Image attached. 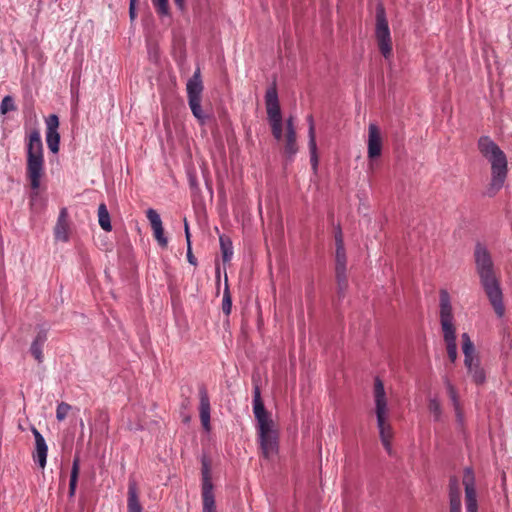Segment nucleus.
Listing matches in <instances>:
<instances>
[{"label": "nucleus", "mask_w": 512, "mask_h": 512, "mask_svg": "<svg viewBox=\"0 0 512 512\" xmlns=\"http://www.w3.org/2000/svg\"><path fill=\"white\" fill-rule=\"evenodd\" d=\"M269 123L282 122L279 104L266 106Z\"/></svg>", "instance_id": "nucleus-29"}, {"label": "nucleus", "mask_w": 512, "mask_h": 512, "mask_svg": "<svg viewBox=\"0 0 512 512\" xmlns=\"http://www.w3.org/2000/svg\"><path fill=\"white\" fill-rule=\"evenodd\" d=\"M462 484L465 490L466 512H478L476 477L471 467H466L464 469Z\"/></svg>", "instance_id": "nucleus-7"}, {"label": "nucleus", "mask_w": 512, "mask_h": 512, "mask_svg": "<svg viewBox=\"0 0 512 512\" xmlns=\"http://www.w3.org/2000/svg\"><path fill=\"white\" fill-rule=\"evenodd\" d=\"M389 29H388V25L386 24V46H385V49H386V55L391 51V44L388 42L389 40Z\"/></svg>", "instance_id": "nucleus-42"}, {"label": "nucleus", "mask_w": 512, "mask_h": 512, "mask_svg": "<svg viewBox=\"0 0 512 512\" xmlns=\"http://www.w3.org/2000/svg\"><path fill=\"white\" fill-rule=\"evenodd\" d=\"M270 126H271V131H272L274 138L276 140L280 141L282 139V135H283L282 122L271 123Z\"/></svg>", "instance_id": "nucleus-37"}, {"label": "nucleus", "mask_w": 512, "mask_h": 512, "mask_svg": "<svg viewBox=\"0 0 512 512\" xmlns=\"http://www.w3.org/2000/svg\"><path fill=\"white\" fill-rule=\"evenodd\" d=\"M385 435H386V439L388 438L389 436V432H388V427L386 426V432H385ZM386 452H389V449H388V442L386 441Z\"/></svg>", "instance_id": "nucleus-45"}, {"label": "nucleus", "mask_w": 512, "mask_h": 512, "mask_svg": "<svg viewBox=\"0 0 512 512\" xmlns=\"http://www.w3.org/2000/svg\"><path fill=\"white\" fill-rule=\"evenodd\" d=\"M308 147L310 152V163L312 169L316 172L318 167L317 144L316 142L308 141Z\"/></svg>", "instance_id": "nucleus-31"}, {"label": "nucleus", "mask_w": 512, "mask_h": 512, "mask_svg": "<svg viewBox=\"0 0 512 512\" xmlns=\"http://www.w3.org/2000/svg\"><path fill=\"white\" fill-rule=\"evenodd\" d=\"M98 222H99L100 227L104 231L110 232L112 230L110 214H109L108 209L104 203H101L98 207Z\"/></svg>", "instance_id": "nucleus-26"}, {"label": "nucleus", "mask_w": 512, "mask_h": 512, "mask_svg": "<svg viewBox=\"0 0 512 512\" xmlns=\"http://www.w3.org/2000/svg\"><path fill=\"white\" fill-rule=\"evenodd\" d=\"M265 102L266 106L279 104L278 94L275 86L267 89L265 94Z\"/></svg>", "instance_id": "nucleus-33"}, {"label": "nucleus", "mask_w": 512, "mask_h": 512, "mask_svg": "<svg viewBox=\"0 0 512 512\" xmlns=\"http://www.w3.org/2000/svg\"><path fill=\"white\" fill-rule=\"evenodd\" d=\"M476 271L480 279L481 286L498 317L505 313L503 304V293L500 286V280L496 275L494 263L487 248L477 244L474 251Z\"/></svg>", "instance_id": "nucleus-1"}, {"label": "nucleus", "mask_w": 512, "mask_h": 512, "mask_svg": "<svg viewBox=\"0 0 512 512\" xmlns=\"http://www.w3.org/2000/svg\"><path fill=\"white\" fill-rule=\"evenodd\" d=\"M429 410L434 415L435 420H439L441 416V406L437 399H430Z\"/></svg>", "instance_id": "nucleus-36"}, {"label": "nucleus", "mask_w": 512, "mask_h": 512, "mask_svg": "<svg viewBox=\"0 0 512 512\" xmlns=\"http://www.w3.org/2000/svg\"><path fill=\"white\" fill-rule=\"evenodd\" d=\"M70 410H71V405H69L68 403H65V402L59 403L57 406V409H56L57 420L63 421L66 418V416Z\"/></svg>", "instance_id": "nucleus-34"}, {"label": "nucleus", "mask_w": 512, "mask_h": 512, "mask_svg": "<svg viewBox=\"0 0 512 512\" xmlns=\"http://www.w3.org/2000/svg\"><path fill=\"white\" fill-rule=\"evenodd\" d=\"M48 338V328L39 326L37 334L30 346L33 357L41 363L43 361V347Z\"/></svg>", "instance_id": "nucleus-15"}, {"label": "nucleus", "mask_w": 512, "mask_h": 512, "mask_svg": "<svg viewBox=\"0 0 512 512\" xmlns=\"http://www.w3.org/2000/svg\"><path fill=\"white\" fill-rule=\"evenodd\" d=\"M381 138L379 129L376 124L371 123L369 125L368 135V157L370 160V166L373 167L375 159L381 155Z\"/></svg>", "instance_id": "nucleus-11"}, {"label": "nucleus", "mask_w": 512, "mask_h": 512, "mask_svg": "<svg viewBox=\"0 0 512 512\" xmlns=\"http://www.w3.org/2000/svg\"><path fill=\"white\" fill-rule=\"evenodd\" d=\"M184 230H185V236H186V241H187V248L190 249V244H191L190 232H189V226H188L186 219L184 220Z\"/></svg>", "instance_id": "nucleus-41"}, {"label": "nucleus", "mask_w": 512, "mask_h": 512, "mask_svg": "<svg viewBox=\"0 0 512 512\" xmlns=\"http://www.w3.org/2000/svg\"><path fill=\"white\" fill-rule=\"evenodd\" d=\"M462 350L464 354V364H468L476 359H479L475 354V347L467 333L461 335Z\"/></svg>", "instance_id": "nucleus-23"}, {"label": "nucleus", "mask_w": 512, "mask_h": 512, "mask_svg": "<svg viewBox=\"0 0 512 512\" xmlns=\"http://www.w3.org/2000/svg\"><path fill=\"white\" fill-rule=\"evenodd\" d=\"M376 37L379 51L384 55V8L380 1L376 12Z\"/></svg>", "instance_id": "nucleus-19"}, {"label": "nucleus", "mask_w": 512, "mask_h": 512, "mask_svg": "<svg viewBox=\"0 0 512 512\" xmlns=\"http://www.w3.org/2000/svg\"><path fill=\"white\" fill-rule=\"evenodd\" d=\"M335 244H336V253H335V273L336 280L338 286V294L340 297L344 296V293L348 287L347 280V257L344 248V242L342 237L341 230L337 231L335 234Z\"/></svg>", "instance_id": "nucleus-6"}, {"label": "nucleus", "mask_w": 512, "mask_h": 512, "mask_svg": "<svg viewBox=\"0 0 512 512\" xmlns=\"http://www.w3.org/2000/svg\"><path fill=\"white\" fill-rule=\"evenodd\" d=\"M231 309H232V300H231V296H230L228 289H226L224 291L223 299H222V310H223L224 314L229 315L231 313Z\"/></svg>", "instance_id": "nucleus-35"}, {"label": "nucleus", "mask_w": 512, "mask_h": 512, "mask_svg": "<svg viewBox=\"0 0 512 512\" xmlns=\"http://www.w3.org/2000/svg\"><path fill=\"white\" fill-rule=\"evenodd\" d=\"M203 83L201 79L200 68H197L191 78L187 81L186 91L188 98V105L191 109L193 116L201 123L204 124L207 120V115L203 112L201 107V99L203 92Z\"/></svg>", "instance_id": "nucleus-5"}, {"label": "nucleus", "mask_w": 512, "mask_h": 512, "mask_svg": "<svg viewBox=\"0 0 512 512\" xmlns=\"http://www.w3.org/2000/svg\"><path fill=\"white\" fill-rule=\"evenodd\" d=\"M298 152V146L296 143V133H286L284 153L288 159L292 160Z\"/></svg>", "instance_id": "nucleus-24"}, {"label": "nucleus", "mask_w": 512, "mask_h": 512, "mask_svg": "<svg viewBox=\"0 0 512 512\" xmlns=\"http://www.w3.org/2000/svg\"><path fill=\"white\" fill-rule=\"evenodd\" d=\"M175 5L180 9V10H183L184 9V6H185V1L184 0H173Z\"/></svg>", "instance_id": "nucleus-43"}, {"label": "nucleus", "mask_w": 512, "mask_h": 512, "mask_svg": "<svg viewBox=\"0 0 512 512\" xmlns=\"http://www.w3.org/2000/svg\"><path fill=\"white\" fill-rule=\"evenodd\" d=\"M187 257H188V261H189L191 264H195V262H194V260H193L192 253H191V249H190V250L188 249Z\"/></svg>", "instance_id": "nucleus-44"}, {"label": "nucleus", "mask_w": 512, "mask_h": 512, "mask_svg": "<svg viewBox=\"0 0 512 512\" xmlns=\"http://www.w3.org/2000/svg\"><path fill=\"white\" fill-rule=\"evenodd\" d=\"M286 133H296L294 118L291 116L286 121Z\"/></svg>", "instance_id": "nucleus-39"}, {"label": "nucleus", "mask_w": 512, "mask_h": 512, "mask_svg": "<svg viewBox=\"0 0 512 512\" xmlns=\"http://www.w3.org/2000/svg\"><path fill=\"white\" fill-rule=\"evenodd\" d=\"M222 259L224 263L231 261L233 257V244L229 237L221 235L219 238Z\"/></svg>", "instance_id": "nucleus-25"}, {"label": "nucleus", "mask_w": 512, "mask_h": 512, "mask_svg": "<svg viewBox=\"0 0 512 512\" xmlns=\"http://www.w3.org/2000/svg\"><path fill=\"white\" fill-rule=\"evenodd\" d=\"M307 122L309 124V129H308L309 141L316 142L315 124H314V120H313V116L312 115H308L307 116Z\"/></svg>", "instance_id": "nucleus-38"}, {"label": "nucleus", "mask_w": 512, "mask_h": 512, "mask_svg": "<svg viewBox=\"0 0 512 512\" xmlns=\"http://www.w3.org/2000/svg\"><path fill=\"white\" fill-rule=\"evenodd\" d=\"M80 427L83 429L84 428V422L83 420L80 421Z\"/></svg>", "instance_id": "nucleus-46"}, {"label": "nucleus", "mask_w": 512, "mask_h": 512, "mask_svg": "<svg viewBox=\"0 0 512 512\" xmlns=\"http://www.w3.org/2000/svg\"><path fill=\"white\" fill-rule=\"evenodd\" d=\"M446 388H447L449 398L451 399L452 404L454 406L456 415L459 419H461L462 415H461V409H460V402H459V398H458L456 389L449 381L446 382Z\"/></svg>", "instance_id": "nucleus-28"}, {"label": "nucleus", "mask_w": 512, "mask_h": 512, "mask_svg": "<svg viewBox=\"0 0 512 512\" xmlns=\"http://www.w3.org/2000/svg\"><path fill=\"white\" fill-rule=\"evenodd\" d=\"M146 217L150 222L155 240L161 247L165 248L168 244V239L164 235V228L160 215L156 210L149 208L146 211Z\"/></svg>", "instance_id": "nucleus-12"}, {"label": "nucleus", "mask_w": 512, "mask_h": 512, "mask_svg": "<svg viewBox=\"0 0 512 512\" xmlns=\"http://www.w3.org/2000/svg\"><path fill=\"white\" fill-rule=\"evenodd\" d=\"M448 358L452 363L457 359L456 330L443 332Z\"/></svg>", "instance_id": "nucleus-22"}, {"label": "nucleus", "mask_w": 512, "mask_h": 512, "mask_svg": "<svg viewBox=\"0 0 512 512\" xmlns=\"http://www.w3.org/2000/svg\"><path fill=\"white\" fill-rule=\"evenodd\" d=\"M26 177L32 193L31 202L37 199L41 180L45 174L44 149L39 130H31L25 137Z\"/></svg>", "instance_id": "nucleus-2"}, {"label": "nucleus", "mask_w": 512, "mask_h": 512, "mask_svg": "<svg viewBox=\"0 0 512 512\" xmlns=\"http://www.w3.org/2000/svg\"><path fill=\"white\" fill-rule=\"evenodd\" d=\"M153 6L156 12L160 16H168L169 15V6L168 0H152Z\"/></svg>", "instance_id": "nucleus-32"}, {"label": "nucleus", "mask_w": 512, "mask_h": 512, "mask_svg": "<svg viewBox=\"0 0 512 512\" xmlns=\"http://www.w3.org/2000/svg\"><path fill=\"white\" fill-rule=\"evenodd\" d=\"M79 469H80V460L78 457H76L73 460L71 474H70V481H69V496L70 497H73L75 494V491H76Z\"/></svg>", "instance_id": "nucleus-27"}, {"label": "nucleus", "mask_w": 512, "mask_h": 512, "mask_svg": "<svg viewBox=\"0 0 512 512\" xmlns=\"http://www.w3.org/2000/svg\"><path fill=\"white\" fill-rule=\"evenodd\" d=\"M32 433L35 438V452L33 458L41 468H44L47 463L48 446L44 437L36 428H32Z\"/></svg>", "instance_id": "nucleus-13"}, {"label": "nucleus", "mask_w": 512, "mask_h": 512, "mask_svg": "<svg viewBox=\"0 0 512 512\" xmlns=\"http://www.w3.org/2000/svg\"><path fill=\"white\" fill-rule=\"evenodd\" d=\"M477 147L481 155L490 163L491 180L487 189L488 196H494L504 185L508 173V162L505 153L489 137L481 136Z\"/></svg>", "instance_id": "nucleus-3"}, {"label": "nucleus", "mask_w": 512, "mask_h": 512, "mask_svg": "<svg viewBox=\"0 0 512 512\" xmlns=\"http://www.w3.org/2000/svg\"><path fill=\"white\" fill-rule=\"evenodd\" d=\"M375 402L379 437L384 443V385L379 376L375 378Z\"/></svg>", "instance_id": "nucleus-9"}, {"label": "nucleus", "mask_w": 512, "mask_h": 512, "mask_svg": "<svg viewBox=\"0 0 512 512\" xmlns=\"http://www.w3.org/2000/svg\"><path fill=\"white\" fill-rule=\"evenodd\" d=\"M449 508L450 512H462L461 490L455 476L449 480Z\"/></svg>", "instance_id": "nucleus-17"}, {"label": "nucleus", "mask_w": 512, "mask_h": 512, "mask_svg": "<svg viewBox=\"0 0 512 512\" xmlns=\"http://www.w3.org/2000/svg\"><path fill=\"white\" fill-rule=\"evenodd\" d=\"M199 414L202 426L205 430H210V399L204 386L199 388Z\"/></svg>", "instance_id": "nucleus-16"}, {"label": "nucleus", "mask_w": 512, "mask_h": 512, "mask_svg": "<svg viewBox=\"0 0 512 512\" xmlns=\"http://www.w3.org/2000/svg\"><path fill=\"white\" fill-rule=\"evenodd\" d=\"M69 224L68 214L66 208L61 209L56 226L54 228V235L56 240L67 242L69 239Z\"/></svg>", "instance_id": "nucleus-18"}, {"label": "nucleus", "mask_w": 512, "mask_h": 512, "mask_svg": "<svg viewBox=\"0 0 512 512\" xmlns=\"http://www.w3.org/2000/svg\"><path fill=\"white\" fill-rule=\"evenodd\" d=\"M127 506L128 512H142L135 481H129Z\"/></svg>", "instance_id": "nucleus-20"}, {"label": "nucleus", "mask_w": 512, "mask_h": 512, "mask_svg": "<svg viewBox=\"0 0 512 512\" xmlns=\"http://www.w3.org/2000/svg\"><path fill=\"white\" fill-rule=\"evenodd\" d=\"M202 500L203 512H216L213 485L208 478L206 470L203 472Z\"/></svg>", "instance_id": "nucleus-14"}, {"label": "nucleus", "mask_w": 512, "mask_h": 512, "mask_svg": "<svg viewBox=\"0 0 512 512\" xmlns=\"http://www.w3.org/2000/svg\"><path fill=\"white\" fill-rule=\"evenodd\" d=\"M440 322L442 332L456 330L453 324V313L449 293L440 291Z\"/></svg>", "instance_id": "nucleus-8"}, {"label": "nucleus", "mask_w": 512, "mask_h": 512, "mask_svg": "<svg viewBox=\"0 0 512 512\" xmlns=\"http://www.w3.org/2000/svg\"><path fill=\"white\" fill-rule=\"evenodd\" d=\"M129 17H130L131 21H134L137 17L136 2L130 1V3H129Z\"/></svg>", "instance_id": "nucleus-40"}, {"label": "nucleus", "mask_w": 512, "mask_h": 512, "mask_svg": "<svg viewBox=\"0 0 512 512\" xmlns=\"http://www.w3.org/2000/svg\"><path fill=\"white\" fill-rule=\"evenodd\" d=\"M15 110H16V105L14 103L13 97L10 95L5 96L2 99L1 104H0V113L5 115L8 112L15 111Z\"/></svg>", "instance_id": "nucleus-30"}, {"label": "nucleus", "mask_w": 512, "mask_h": 512, "mask_svg": "<svg viewBox=\"0 0 512 512\" xmlns=\"http://www.w3.org/2000/svg\"><path fill=\"white\" fill-rule=\"evenodd\" d=\"M253 413L257 421V433L260 448L265 458H270L278 451V437L273 429V421L265 409L258 385L253 389Z\"/></svg>", "instance_id": "nucleus-4"}, {"label": "nucleus", "mask_w": 512, "mask_h": 512, "mask_svg": "<svg viewBox=\"0 0 512 512\" xmlns=\"http://www.w3.org/2000/svg\"><path fill=\"white\" fill-rule=\"evenodd\" d=\"M467 368L468 375L477 384H483L486 380L484 369L480 366L479 359H476L468 364H464Z\"/></svg>", "instance_id": "nucleus-21"}, {"label": "nucleus", "mask_w": 512, "mask_h": 512, "mask_svg": "<svg viewBox=\"0 0 512 512\" xmlns=\"http://www.w3.org/2000/svg\"><path fill=\"white\" fill-rule=\"evenodd\" d=\"M46 142L52 153L59 151L60 134L58 133L59 119L57 115L52 114L46 119Z\"/></svg>", "instance_id": "nucleus-10"}]
</instances>
